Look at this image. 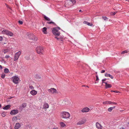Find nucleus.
Segmentation results:
<instances>
[{
  "label": "nucleus",
  "mask_w": 129,
  "mask_h": 129,
  "mask_svg": "<svg viewBox=\"0 0 129 129\" xmlns=\"http://www.w3.org/2000/svg\"><path fill=\"white\" fill-rule=\"evenodd\" d=\"M102 18L104 20H106L108 19V18L105 16H103Z\"/></svg>",
  "instance_id": "33"
},
{
  "label": "nucleus",
  "mask_w": 129,
  "mask_h": 129,
  "mask_svg": "<svg viewBox=\"0 0 129 129\" xmlns=\"http://www.w3.org/2000/svg\"><path fill=\"white\" fill-rule=\"evenodd\" d=\"M29 88L30 89H34V87H33L32 86H30Z\"/></svg>",
  "instance_id": "41"
},
{
  "label": "nucleus",
  "mask_w": 129,
  "mask_h": 129,
  "mask_svg": "<svg viewBox=\"0 0 129 129\" xmlns=\"http://www.w3.org/2000/svg\"><path fill=\"white\" fill-rule=\"evenodd\" d=\"M12 79L13 82L14 83L16 84L18 83L19 79L18 77L16 76H14L12 77Z\"/></svg>",
  "instance_id": "5"
},
{
  "label": "nucleus",
  "mask_w": 129,
  "mask_h": 129,
  "mask_svg": "<svg viewBox=\"0 0 129 129\" xmlns=\"http://www.w3.org/2000/svg\"><path fill=\"white\" fill-rule=\"evenodd\" d=\"M117 12H111L110 13V14L112 15H115Z\"/></svg>",
  "instance_id": "30"
},
{
  "label": "nucleus",
  "mask_w": 129,
  "mask_h": 129,
  "mask_svg": "<svg viewBox=\"0 0 129 129\" xmlns=\"http://www.w3.org/2000/svg\"><path fill=\"white\" fill-rule=\"evenodd\" d=\"M88 22L87 21H84L83 22V23L84 24L87 25V24L88 23Z\"/></svg>",
  "instance_id": "42"
},
{
  "label": "nucleus",
  "mask_w": 129,
  "mask_h": 129,
  "mask_svg": "<svg viewBox=\"0 0 129 129\" xmlns=\"http://www.w3.org/2000/svg\"><path fill=\"white\" fill-rule=\"evenodd\" d=\"M1 107V105L0 104V108Z\"/></svg>",
  "instance_id": "55"
},
{
  "label": "nucleus",
  "mask_w": 129,
  "mask_h": 129,
  "mask_svg": "<svg viewBox=\"0 0 129 129\" xmlns=\"http://www.w3.org/2000/svg\"><path fill=\"white\" fill-rule=\"evenodd\" d=\"M79 12H82V10H79Z\"/></svg>",
  "instance_id": "53"
},
{
  "label": "nucleus",
  "mask_w": 129,
  "mask_h": 129,
  "mask_svg": "<svg viewBox=\"0 0 129 129\" xmlns=\"http://www.w3.org/2000/svg\"><path fill=\"white\" fill-rule=\"evenodd\" d=\"M9 57V55H6L5 56V58H8Z\"/></svg>",
  "instance_id": "48"
},
{
  "label": "nucleus",
  "mask_w": 129,
  "mask_h": 129,
  "mask_svg": "<svg viewBox=\"0 0 129 129\" xmlns=\"http://www.w3.org/2000/svg\"><path fill=\"white\" fill-rule=\"evenodd\" d=\"M30 93L33 95H35L37 94V92L34 90H33L30 91Z\"/></svg>",
  "instance_id": "12"
},
{
  "label": "nucleus",
  "mask_w": 129,
  "mask_h": 129,
  "mask_svg": "<svg viewBox=\"0 0 129 129\" xmlns=\"http://www.w3.org/2000/svg\"><path fill=\"white\" fill-rule=\"evenodd\" d=\"M2 115L3 117H5L6 116L4 112H3L2 113Z\"/></svg>",
  "instance_id": "35"
},
{
  "label": "nucleus",
  "mask_w": 129,
  "mask_h": 129,
  "mask_svg": "<svg viewBox=\"0 0 129 129\" xmlns=\"http://www.w3.org/2000/svg\"><path fill=\"white\" fill-rule=\"evenodd\" d=\"M128 124H129V122H128Z\"/></svg>",
  "instance_id": "57"
},
{
  "label": "nucleus",
  "mask_w": 129,
  "mask_h": 129,
  "mask_svg": "<svg viewBox=\"0 0 129 129\" xmlns=\"http://www.w3.org/2000/svg\"><path fill=\"white\" fill-rule=\"evenodd\" d=\"M3 38L2 36H0V41H2Z\"/></svg>",
  "instance_id": "47"
},
{
  "label": "nucleus",
  "mask_w": 129,
  "mask_h": 129,
  "mask_svg": "<svg viewBox=\"0 0 129 129\" xmlns=\"http://www.w3.org/2000/svg\"><path fill=\"white\" fill-rule=\"evenodd\" d=\"M127 52L126 50L122 52L121 54H124L125 53H127Z\"/></svg>",
  "instance_id": "36"
},
{
  "label": "nucleus",
  "mask_w": 129,
  "mask_h": 129,
  "mask_svg": "<svg viewBox=\"0 0 129 129\" xmlns=\"http://www.w3.org/2000/svg\"><path fill=\"white\" fill-rule=\"evenodd\" d=\"M87 25H88L90 26H92L93 25L91 23L89 22H88V23L87 24Z\"/></svg>",
  "instance_id": "32"
},
{
  "label": "nucleus",
  "mask_w": 129,
  "mask_h": 129,
  "mask_svg": "<svg viewBox=\"0 0 129 129\" xmlns=\"http://www.w3.org/2000/svg\"><path fill=\"white\" fill-rule=\"evenodd\" d=\"M111 91L112 92H115L116 93H118L120 92L118 91L115 90V91H113V90H111Z\"/></svg>",
  "instance_id": "37"
},
{
  "label": "nucleus",
  "mask_w": 129,
  "mask_h": 129,
  "mask_svg": "<svg viewBox=\"0 0 129 129\" xmlns=\"http://www.w3.org/2000/svg\"><path fill=\"white\" fill-rule=\"evenodd\" d=\"M125 0L126 1H127L128 2H129V0Z\"/></svg>",
  "instance_id": "56"
},
{
  "label": "nucleus",
  "mask_w": 129,
  "mask_h": 129,
  "mask_svg": "<svg viewBox=\"0 0 129 129\" xmlns=\"http://www.w3.org/2000/svg\"><path fill=\"white\" fill-rule=\"evenodd\" d=\"M11 105H8L6 106L5 107L3 108V109L4 110H8L11 107Z\"/></svg>",
  "instance_id": "17"
},
{
  "label": "nucleus",
  "mask_w": 129,
  "mask_h": 129,
  "mask_svg": "<svg viewBox=\"0 0 129 129\" xmlns=\"http://www.w3.org/2000/svg\"><path fill=\"white\" fill-rule=\"evenodd\" d=\"M105 70H102L101 72V73H104L105 72Z\"/></svg>",
  "instance_id": "49"
},
{
  "label": "nucleus",
  "mask_w": 129,
  "mask_h": 129,
  "mask_svg": "<svg viewBox=\"0 0 129 129\" xmlns=\"http://www.w3.org/2000/svg\"><path fill=\"white\" fill-rule=\"evenodd\" d=\"M5 5H6V7L8 8H9V6L7 4H5Z\"/></svg>",
  "instance_id": "50"
},
{
  "label": "nucleus",
  "mask_w": 129,
  "mask_h": 129,
  "mask_svg": "<svg viewBox=\"0 0 129 129\" xmlns=\"http://www.w3.org/2000/svg\"><path fill=\"white\" fill-rule=\"evenodd\" d=\"M105 88L106 89L108 88L112 87V85L110 84H108L107 82H105Z\"/></svg>",
  "instance_id": "15"
},
{
  "label": "nucleus",
  "mask_w": 129,
  "mask_h": 129,
  "mask_svg": "<svg viewBox=\"0 0 129 129\" xmlns=\"http://www.w3.org/2000/svg\"><path fill=\"white\" fill-rule=\"evenodd\" d=\"M26 103H23L22 105V109L26 107Z\"/></svg>",
  "instance_id": "23"
},
{
  "label": "nucleus",
  "mask_w": 129,
  "mask_h": 129,
  "mask_svg": "<svg viewBox=\"0 0 129 129\" xmlns=\"http://www.w3.org/2000/svg\"><path fill=\"white\" fill-rule=\"evenodd\" d=\"M6 53V52H4V53Z\"/></svg>",
  "instance_id": "61"
},
{
  "label": "nucleus",
  "mask_w": 129,
  "mask_h": 129,
  "mask_svg": "<svg viewBox=\"0 0 129 129\" xmlns=\"http://www.w3.org/2000/svg\"><path fill=\"white\" fill-rule=\"evenodd\" d=\"M86 86L88 87H89L88 86Z\"/></svg>",
  "instance_id": "54"
},
{
  "label": "nucleus",
  "mask_w": 129,
  "mask_h": 129,
  "mask_svg": "<svg viewBox=\"0 0 129 129\" xmlns=\"http://www.w3.org/2000/svg\"><path fill=\"white\" fill-rule=\"evenodd\" d=\"M96 83V82H95V83Z\"/></svg>",
  "instance_id": "62"
},
{
  "label": "nucleus",
  "mask_w": 129,
  "mask_h": 129,
  "mask_svg": "<svg viewBox=\"0 0 129 129\" xmlns=\"http://www.w3.org/2000/svg\"><path fill=\"white\" fill-rule=\"evenodd\" d=\"M52 32L54 35L57 37L59 36L60 34V32L58 31V29H56V28H53L52 30Z\"/></svg>",
  "instance_id": "3"
},
{
  "label": "nucleus",
  "mask_w": 129,
  "mask_h": 129,
  "mask_svg": "<svg viewBox=\"0 0 129 129\" xmlns=\"http://www.w3.org/2000/svg\"><path fill=\"white\" fill-rule=\"evenodd\" d=\"M89 109L87 107H86L83 108L81 110V111L83 112H87L89 111Z\"/></svg>",
  "instance_id": "10"
},
{
  "label": "nucleus",
  "mask_w": 129,
  "mask_h": 129,
  "mask_svg": "<svg viewBox=\"0 0 129 129\" xmlns=\"http://www.w3.org/2000/svg\"><path fill=\"white\" fill-rule=\"evenodd\" d=\"M49 105L47 103H45L44 104L43 106V108L45 109L48 108L49 107Z\"/></svg>",
  "instance_id": "19"
},
{
  "label": "nucleus",
  "mask_w": 129,
  "mask_h": 129,
  "mask_svg": "<svg viewBox=\"0 0 129 129\" xmlns=\"http://www.w3.org/2000/svg\"><path fill=\"white\" fill-rule=\"evenodd\" d=\"M70 1L72 2V3L74 4H75L76 2V1L75 0H70Z\"/></svg>",
  "instance_id": "29"
},
{
  "label": "nucleus",
  "mask_w": 129,
  "mask_h": 129,
  "mask_svg": "<svg viewBox=\"0 0 129 129\" xmlns=\"http://www.w3.org/2000/svg\"><path fill=\"white\" fill-rule=\"evenodd\" d=\"M115 107V106H114L113 107H110L108 109V110L109 112H111L112 110L114 109Z\"/></svg>",
  "instance_id": "20"
},
{
  "label": "nucleus",
  "mask_w": 129,
  "mask_h": 129,
  "mask_svg": "<svg viewBox=\"0 0 129 129\" xmlns=\"http://www.w3.org/2000/svg\"><path fill=\"white\" fill-rule=\"evenodd\" d=\"M35 78L37 79H39L41 78V77L39 75H36Z\"/></svg>",
  "instance_id": "22"
},
{
  "label": "nucleus",
  "mask_w": 129,
  "mask_h": 129,
  "mask_svg": "<svg viewBox=\"0 0 129 129\" xmlns=\"http://www.w3.org/2000/svg\"><path fill=\"white\" fill-rule=\"evenodd\" d=\"M85 86V85H84V86Z\"/></svg>",
  "instance_id": "60"
},
{
  "label": "nucleus",
  "mask_w": 129,
  "mask_h": 129,
  "mask_svg": "<svg viewBox=\"0 0 129 129\" xmlns=\"http://www.w3.org/2000/svg\"><path fill=\"white\" fill-rule=\"evenodd\" d=\"M96 81H97L99 80V78L98 77V76L96 75Z\"/></svg>",
  "instance_id": "40"
},
{
  "label": "nucleus",
  "mask_w": 129,
  "mask_h": 129,
  "mask_svg": "<svg viewBox=\"0 0 129 129\" xmlns=\"http://www.w3.org/2000/svg\"><path fill=\"white\" fill-rule=\"evenodd\" d=\"M47 23L49 24H53L54 25H55V23L53 21H50V22H47Z\"/></svg>",
  "instance_id": "28"
},
{
  "label": "nucleus",
  "mask_w": 129,
  "mask_h": 129,
  "mask_svg": "<svg viewBox=\"0 0 129 129\" xmlns=\"http://www.w3.org/2000/svg\"><path fill=\"white\" fill-rule=\"evenodd\" d=\"M2 32L4 34H6L10 36H12L13 35V34L12 33L7 30H3L2 31Z\"/></svg>",
  "instance_id": "6"
},
{
  "label": "nucleus",
  "mask_w": 129,
  "mask_h": 129,
  "mask_svg": "<svg viewBox=\"0 0 129 129\" xmlns=\"http://www.w3.org/2000/svg\"><path fill=\"white\" fill-rule=\"evenodd\" d=\"M2 66L0 65V70L2 69Z\"/></svg>",
  "instance_id": "51"
},
{
  "label": "nucleus",
  "mask_w": 129,
  "mask_h": 129,
  "mask_svg": "<svg viewBox=\"0 0 129 129\" xmlns=\"http://www.w3.org/2000/svg\"><path fill=\"white\" fill-rule=\"evenodd\" d=\"M106 79H107L106 78H105L104 79H103L102 80V83H105V82H104V81H105Z\"/></svg>",
  "instance_id": "38"
},
{
  "label": "nucleus",
  "mask_w": 129,
  "mask_h": 129,
  "mask_svg": "<svg viewBox=\"0 0 129 129\" xmlns=\"http://www.w3.org/2000/svg\"><path fill=\"white\" fill-rule=\"evenodd\" d=\"M29 38L30 40L34 41H36L38 39L37 37L33 34H31L29 35Z\"/></svg>",
  "instance_id": "4"
},
{
  "label": "nucleus",
  "mask_w": 129,
  "mask_h": 129,
  "mask_svg": "<svg viewBox=\"0 0 129 129\" xmlns=\"http://www.w3.org/2000/svg\"><path fill=\"white\" fill-rule=\"evenodd\" d=\"M44 18L46 20L49 21H50V19L49 18H48L45 15L44 16Z\"/></svg>",
  "instance_id": "21"
},
{
  "label": "nucleus",
  "mask_w": 129,
  "mask_h": 129,
  "mask_svg": "<svg viewBox=\"0 0 129 129\" xmlns=\"http://www.w3.org/2000/svg\"><path fill=\"white\" fill-rule=\"evenodd\" d=\"M60 125L61 126L63 127L66 126V124L63 122H61L60 123Z\"/></svg>",
  "instance_id": "27"
},
{
  "label": "nucleus",
  "mask_w": 129,
  "mask_h": 129,
  "mask_svg": "<svg viewBox=\"0 0 129 129\" xmlns=\"http://www.w3.org/2000/svg\"><path fill=\"white\" fill-rule=\"evenodd\" d=\"M17 120V117L16 116H14L12 118L13 121H15Z\"/></svg>",
  "instance_id": "26"
},
{
  "label": "nucleus",
  "mask_w": 129,
  "mask_h": 129,
  "mask_svg": "<svg viewBox=\"0 0 129 129\" xmlns=\"http://www.w3.org/2000/svg\"><path fill=\"white\" fill-rule=\"evenodd\" d=\"M36 51L37 53L40 54H43L44 50L42 46H38L36 48Z\"/></svg>",
  "instance_id": "1"
},
{
  "label": "nucleus",
  "mask_w": 129,
  "mask_h": 129,
  "mask_svg": "<svg viewBox=\"0 0 129 129\" xmlns=\"http://www.w3.org/2000/svg\"><path fill=\"white\" fill-rule=\"evenodd\" d=\"M18 112V111L17 109H14L11 111L10 113L11 115H14L16 114Z\"/></svg>",
  "instance_id": "8"
},
{
  "label": "nucleus",
  "mask_w": 129,
  "mask_h": 129,
  "mask_svg": "<svg viewBox=\"0 0 129 129\" xmlns=\"http://www.w3.org/2000/svg\"><path fill=\"white\" fill-rule=\"evenodd\" d=\"M4 72L5 73H8L9 72V71L8 69L6 68L4 69Z\"/></svg>",
  "instance_id": "24"
},
{
  "label": "nucleus",
  "mask_w": 129,
  "mask_h": 129,
  "mask_svg": "<svg viewBox=\"0 0 129 129\" xmlns=\"http://www.w3.org/2000/svg\"><path fill=\"white\" fill-rule=\"evenodd\" d=\"M55 28H56V29H58H58L60 30L61 29L59 27H55Z\"/></svg>",
  "instance_id": "44"
},
{
  "label": "nucleus",
  "mask_w": 129,
  "mask_h": 129,
  "mask_svg": "<svg viewBox=\"0 0 129 129\" xmlns=\"http://www.w3.org/2000/svg\"><path fill=\"white\" fill-rule=\"evenodd\" d=\"M25 58L26 60H29L30 59L29 55H27L25 57Z\"/></svg>",
  "instance_id": "25"
},
{
  "label": "nucleus",
  "mask_w": 129,
  "mask_h": 129,
  "mask_svg": "<svg viewBox=\"0 0 129 129\" xmlns=\"http://www.w3.org/2000/svg\"><path fill=\"white\" fill-rule=\"evenodd\" d=\"M108 103L110 104H112V102L110 101H108Z\"/></svg>",
  "instance_id": "46"
},
{
  "label": "nucleus",
  "mask_w": 129,
  "mask_h": 129,
  "mask_svg": "<svg viewBox=\"0 0 129 129\" xmlns=\"http://www.w3.org/2000/svg\"><path fill=\"white\" fill-rule=\"evenodd\" d=\"M21 126L20 124L19 123H17L16 124L14 128L15 129H18Z\"/></svg>",
  "instance_id": "14"
},
{
  "label": "nucleus",
  "mask_w": 129,
  "mask_h": 129,
  "mask_svg": "<svg viewBox=\"0 0 129 129\" xmlns=\"http://www.w3.org/2000/svg\"><path fill=\"white\" fill-rule=\"evenodd\" d=\"M59 41H63V37H61L60 38Z\"/></svg>",
  "instance_id": "31"
},
{
  "label": "nucleus",
  "mask_w": 129,
  "mask_h": 129,
  "mask_svg": "<svg viewBox=\"0 0 129 129\" xmlns=\"http://www.w3.org/2000/svg\"><path fill=\"white\" fill-rule=\"evenodd\" d=\"M48 91L52 94H54L56 93L57 91L56 89L54 88H51L48 90Z\"/></svg>",
  "instance_id": "9"
},
{
  "label": "nucleus",
  "mask_w": 129,
  "mask_h": 129,
  "mask_svg": "<svg viewBox=\"0 0 129 129\" xmlns=\"http://www.w3.org/2000/svg\"><path fill=\"white\" fill-rule=\"evenodd\" d=\"M96 127L98 129H101L102 127V125L98 122L96 123Z\"/></svg>",
  "instance_id": "11"
},
{
  "label": "nucleus",
  "mask_w": 129,
  "mask_h": 129,
  "mask_svg": "<svg viewBox=\"0 0 129 129\" xmlns=\"http://www.w3.org/2000/svg\"><path fill=\"white\" fill-rule=\"evenodd\" d=\"M21 53V52L19 51L15 54L14 58V61H15L18 59Z\"/></svg>",
  "instance_id": "7"
},
{
  "label": "nucleus",
  "mask_w": 129,
  "mask_h": 129,
  "mask_svg": "<svg viewBox=\"0 0 129 129\" xmlns=\"http://www.w3.org/2000/svg\"><path fill=\"white\" fill-rule=\"evenodd\" d=\"M60 115L61 118H69L70 116L68 112H63L61 113Z\"/></svg>",
  "instance_id": "2"
},
{
  "label": "nucleus",
  "mask_w": 129,
  "mask_h": 129,
  "mask_svg": "<svg viewBox=\"0 0 129 129\" xmlns=\"http://www.w3.org/2000/svg\"><path fill=\"white\" fill-rule=\"evenodd\" d=\"M112 104H117V103H115V102H112Z\"/></svg>",
  "instance_id": "52"
},
{
  "label": "nucleus",
  "mask_w": 129,
  "mask_h": 129,
  "mask_svg": "<svg viewBox=\"0 0 129 129\" xmlns=\"http://www.w3.org/2000/svg\"><path fill=\"white\" fill-rule=\"evenodd\" d=\"M47 28L46 27H44L43 28L42 31L44 34H46L47 33Z\"/></svg>",
  "instance_id": "16"
},
{
  "label": "nucleus",
  "mask_w": 129,
  "mask_h": 129,
  "mask_svg": "<svg viewBox=\"0 0 129 129\" xmlns=\"http://www.w3.org/2000/svg\"><path fill=\"white\" fill-rule=\"evenodd\" d=\"M55 38H56L57 40H59V39H60V38H58V37H57V36L56 37H55Z\"/></svg>",
  "instance_id": "45"
},
{
  "label": "nucleus",
  "mask_w": 129,
  "mask_h": 129,
  "mask_svg": "<svg viewBox=\"0 0 129 129\" xmlns=\"http://www.w3.org/2000/svg\"><path fill=\"white\" fill-rule=\"evenodd\" d=\"M105 76L106 77H109L111 78L112 79H113V77L112 76L109 74L106 73L105 74Z\"/></svg>",
  "instance_id": "18"
},
{
  "label": "nucleus",
  "mask_w": 129,
  "mask_h": 129,
  "mask_svg": "<svg viewBox=\"0 0 129 129\" xmlns=\"http://www.w3.org/2000/svg\"><path fill=\"white\" fill-rule=\"evenodd\" d=\"M128 12H129V11H128Z\"/></svg>",
  "instance_id": "63"
},
{
  "label": "nucleus",
  "mask_w": 129,
  "mask_h": 129,
  "mask_svg": "<svg viewBox=\"0 0 129 129\" xmlns=\"http://www.w3.org/2000/svg\"><path fill=\"white\" fill-rule=\"evenodd\" d=\"M85 122V121L84 120H83L78 122L77 124V125H81L83 124Z\"/></svg>",
  "instance_id": "13"
},
{
  "label": "nucleus",
  "mask_w": 129,
  "mask_h": 129,
  "mask_svg": "<svg viewBox=\"0 0 129 129\" xmlns=\"http://www.w3.org/2000/svg\"><path fill=\"white\" fill-rule=\"evenodd\" d=\"M5 75L4 74H2L1 75L2 78L3 79L5 77Z\"/></svg>",
  "instance_id": "34"
},
{
  "label": "nucleus",
  "mask_w": 129,
  "mask_h": 129,
  "mask_svg": "<svg viewBox=\"0 0 129 129\" xmlns=\"http://www.w3.org/2000/svg\"><path fill=\"white\" fill-rule=\"evenodd\" d=\"M11 98H12L11 97H10V98H9V99H11Z\"/></svg>",
  "instance_id": "58"
},
{
  "label": "nucleus",
  "mask_w": 129,
  "mask_h": 129,
  "mask_svg": "<svg viewBox=\"0 0 129 129\" xmlns=\"http://www.w3.org/2000/svg\"><path fill=\"white\" fill-rule=\"evenodd\" d=\"M10 129H12V128H11Z\"/></svg>",
  "instance_id": "59"
},
{
  "label": "nucleus",
  "mask_w": 129,
  "mask_h": 129,
  "mask_svg": "<svg viewBox=\"0 0 129 129\" xmlns=\"http://www.w3.org/2000/svg\"><path fill=\"white\" fill-rule=\"evenodd\" d=\"M18 22L19 23L21 24H22L23 23V22L19 20L18 21Z\"/></svg>",
  "instance_id": "39"
},
{
  "label": "nucleus",
  "mask_w": 129,
  "mask_h": 129,
  "mask_svg": "<svg viewBox=\"0 0 129 129\" xmlns=\"http://www.w3.org/2000/svg\"><path fill=\"white\" fill-rule=\"evenodd\" d=\"M103 103L104 104H107L108 103V101L103 102Z\"/></svg>",
  "instance_id": "43"
}]
</instances>
